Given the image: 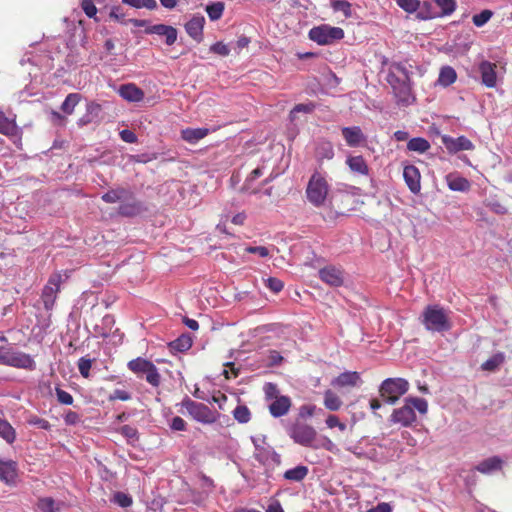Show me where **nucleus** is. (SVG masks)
Masks as SVG:
<instances>
[{"mask_svg":"<svg viewBox=\"0 0 512 512\" xmlns=\"http://www.w3.org/2000/svg\"><path fill=\"white\" fill-rule=\"evenodd\" d=\"M146 34H156L165 37V43L168 46L173 45L177 40V29L165 24H156L148 26L145 29Z\"/></svg>","mask_w":512,"mask_h":512,"instance_id":"nucleus-16","label":"nucleus"},{"mask_svg":"<svg viewBox=\"0 0 512 512\" xmlns=\"http://www.w3.org/2000/svg\"><path fill=\"white\" fill-rule=\"evenodd\" d=\"M493 14L492 10L484 9L479 14L473 15L472 22L476 27H482L492 18Z\"/></svg>","mask_w":512,"mask_h":512,"instance_id":"nucleus-46","label":"nucleus"},{"mask_svg":"<svg viewBox=\"0 0 512 512\" xmlns=\"http://www.w3.org/2000/svg\"><path fill=\"white\" fill-rule=\"evenodd\" d=\"M204 24V16L195 15L185 24V30L191 38L197 42H201L203 39Z\"/></svg>","mask_w":512,"mask_h":512,"instance_id":"nucleus-19","label":"nucleus"},{"mask_svg":"<svg viewBox=\"0 0 512 512\" xmlns=\"http://www.w3.org/2000/svg\"><path fill=\"white\" fill-rule=\"evenodd\" d=\"M61 503L56 502L51 497L39 498L36 503L37 512H60Z\"/></svg>","mask_w":512,"mask_h":512,"instance_id":"nucleus-33","label":"nucleus"},{"mask_svg":"<svg viewBox=\"0 0 512 512\" xmlns=\"http://www.w3.org/2000/svg\"><path fill=\"white\" fill-rule=\"evenodd\" d=\"M62 282L63 278L61 273L56 272L49 277L47 284L44 286L41 294V300L47 311L53 309L57 295L60 292Z\"/></svg>","mask_w":512,"mask_h":512,"instance_id":"nucleus-10","label":"nucleus"},{"mask_svg":"<svg viewBox=\"0 0 512 512\" xmlns=\"http://www.w3.org/2000/svg\"><path fill=\"white\" fill-rule=\"evenodd\" d=\"M119 95L130 102H140L144 98V92L135 84L129 83L121 85L119 88Z\"/></svg>","mask_w":512,"mask_h":512,"instance_id":"nucleus-23","label":"nucleus"},{"mask_svg":"<svg viewBox=\"0 0 512 512\" xmlns=\"http://www.w3.org/2000/svg\"><path fill=\"white\" fill-rule=\"evenodd\" d=\"M326 425L328 428H335L338 427L339 430L344 431L346 429V425L342 422H340L339 418L336 415H329L326 418Z\"/></svg>","mask_w":512,"mask_h":512,"instance_id":"nucleus-63","label":"nucleus"},{"mask_svg":"<svg viewBox=\"0 0 512 512\" xmlns=\"http://www.w3.org/2000/svg\"><path fill=\"white\" fill-rule=\"evenodd\" d=\"M413 409H416L420 414H426L428 411V403L424 398L409 397L406 398Z\"/></svg>","mask_w":512,"mask_h":512,"instance_id":"nucleus-48","label":"nucleus"},{"mask_svg":"<svg viewBox=\"0 0 512 512\" xmlns=\"http://www.w3.org/2000/svg\"><path fill=\"white\" fill-rule=\"evenodd\" d=\"M315 446L312 449H325L329 452L335 453L337 451L336 445L334 442L327 436H319L317 434V440L314 443Z\"/></svg>","mask_w":512,"mask_h":512,"instance_id":"nucleus-42","label":"nucleus"},{"mask_svg":"<svg viewBox=\"0 0 512 512\" xmlns=\"http://www.w3.org/2000/svg\"><path fill=\"white\" fill-rule=\"evenodd\" d=\"M209 133L207 128H186L181 131V138L190 144H196Z\"/></svg>","mask_w":512,"mask_h":512,"instance_id":"nucleus-29","label":"nucleus"},{"mask_svg":"<svg viewBox=\"0 0 512 512\" xmlns=\"http://www.w3.org/2000/svg\"><path fill=\"white\" fill-rule=\"evenodd\" d=\"M316 108V105L313 102L309 103H300L294 106V108L290 111V119L293 121L296 119L297 113H312Z\"/></svg>","mask_w":512,"mask_h":512,"instance_id":"nucleus-45","label":"nucleus"},{"mask_svg":"<svg viewBox=\"0 0 512 512\" xmlns=\"http://www.w3.org/2000/svg\"><path fill=\"white\" fill-rule=\"evenodd\" d=\"M497 65L487 60L479 63L478 70L481 75V83L487 88H494L497 85Z\"/></svg>","mask_w":512,"mask_h":512,"instance_id":"nucleus-13","label":"nucleus"},{"mask_svg":"<svg viewBox=\"0 0 512 512\" xmlns=\"http://www.w3.org/2000/svg\"><path fill=\"white\" fill-rule=\"evenodd\" d=\"M181 405L193 420L202 424H214L220 417L217 410L211 409L204 403L193 401L189 397H186Z\"/></svg>","mask_w":512,"mask_h":512,"instance_id":"nucleus-3","label":"nucleus"},{"mask_svg":"<svg viewBox=\"0 0 512 512\" xmlns=\"http://www.w3.org/2000/svg\"><path fill=\"white\" fill-rule=\"evenodd\" d=\"M505 360L503 353H496L491 358L482 363L481 368L485 371H495Z\"/></svg>","mask_w":512,"mask_h":512,"instance_id":"nucleus-40","label":"nucleus"},{"mask_svg":"<svg viewBox=\"0 0 512 512\" xmlns=\"http://www.w3.org/2000/svg\"><path fill=\"white\" fill-rule=\"evenodd\" d=\"M131 398V394L128 391L116 389L109 395L108 400L110 402L115 400L129 401Z\"/></svg>","mask_w":512,"mask_h":512,"instance_id":"nucleus-58","label":"nucleus"},{"mask_svg":"<svg viewBox=\"0 0 512 512\" xmlns=\"http://www.w3.org/2000/svg\"><path fill=\"white\" fill-rule=\"evenodd\" d=\"M343 402L332 390L324 392V406L330 411H338Z\"/></svg>","mask_w":512,"mask_h":512,"instance_id":"nucleus-35","label":"nucleus"},{"mask_svg":"<svg viewBox=\"0 0 512 512\" xmlns=\"http://www.w3.org/2000/svg\"><path fill=\"white\" fill-rule=\"evenodd\" d=\"M130 197V190L118 187L116 189L109 190L108 192L104 193L101 197V199L105 203H116L120 202L124 199H128Z\"/></svg>","mask_w":512,"mask_h":512,"instance_id":"nucleus-31","label":"nucleus"},{"mask_svg":"<svg viewBox=\"0 0 512 512\" xmlns=\"http://www.w3.org/2000/svg\"><path fill=\"white\" fill-rule=\"evenodd\" d=\"M422 323L430 331L442 332L450 329L448 316L438 305H429L424 309Z\"/></svg>","mask_w":512,"mask_h":512,"instance_id":"nucleus-6","label":"nucleus"},{"mask_svg":"<svg viewBox=\"0 0 512 512\" xmlns=\"http://www.w3.org/2000/svg\"><path fill=\"white\" fill-rule=\"evenodd\" d=\"M55 392H56L57 401L60 404H63V405H72L73 404L74 399L70 393L61 389L60 387H56Z\"/></svg>","mask_w":512,"mask_h":512,"instance_id":"nucleus-52","label":"nucleus"},{"mask_svg":"<svg viewBox=\"0 0 512 512\" xmlns=\"http://www.w3.org/2000/svg\"><path fill=\"white\" fill-rule=\"evenodd\" d=\"M81 8L89 18H93L97 14V8L92 0H82Z\"/></svg>","mask_w":512,"mask_h":512,"instance_id":"nucleus-57","label":"nucleus"},{"mask_svg":"<svg viewBox=\"0 0 512 512\" xmlns=\"http://www.w3.org/2000/svg\"><path fill=\"white\" fill-rule=\"evenodd\" d=\"M309 38L319 45H329L336 40L344 38V31L339 27L320 25L309 31Z\"/></svg>","mask_w":512,"mask_h":512,"instance_id":"nucleus-9","label":"nucleus"},{"mask_svg":"<svg viewBox=\"0 0 512 512\" xmlns=\"http://www.w3.org/2000/svg\"><path fill=\"white\" fill-rule=\"evenodd\" d=\"M346 164L349 169L356 174L367 176L369 174V166L363 156H348Z\"/></svg>","mask_w":512,"mask_h":512,"instance_id":"nucleus-24","label":"nucleus"},{"mask_svg":"<svg viewBox=\"0 0 512 512\" xmlns=\"http://www.w3.org/2000/svg\"><path fill=\"white\" fill-rule=\"evenodd\" d=\"M446 181L449 189L452 191L466 192L471 187L468 179L457 174H448Z\"/></svg>","mask_w":512,"mask_h":512,"instance_id":"nucleus-27","label":"nucleus"},{"mask_svg":"<svg viewBox=\"0 0 512 512\" xmlns=\"http://www.w3.org/2000/svg\"><path fill=\"white\" fill-rule=\"evenodd\" d=\"M387 82L392 88L397 103L407 106L415 101L412 93L411 71L406 64L394 62L390 65Z\"/></svg>","mask_w":512,"mask_h":512,"instance_id":"nucleus-1","label":"nucleus"},{"mask_svg":"<svg viewBox=\"0 0 512 512\" xmlns=\"http://www.w3.org/2000/svg\"><path fill=\"white\" fill-rule=\"evenodd\" d=\"M81 95L79 93H70L66 96L64 102L61 105V110L68 115L74 112V108L80 102Z\"/></svg>","mask_w":512,"mask_h":512,"instance_id":"nucleus-37","label":"nucleus"},{"mask_svg":"<svg viewBox=\"0 0 512 512\" xmlns=\"http://www.w3.org/2000/svg\"><path fill=\"white\" fill-rule=\"evenodd\" d=\"M434 3L440 8V13L428 12L426 15H422V13H420L418 17L421 19H432L436 17L450 16L457 7L456 0H434Z\"/></svg>","mask_w":512,"mask_h":512,"instance_id":"nucleus-20","label":"nucleus"},{"mask_svg":"<svg viewBox=\"0 0 512 512\" xmlns=\"http://www.w3.org/2000/svg\"><path fill=\"white\" fill-rule=\"evenodd\" d=\"M265 397L267 400H275L276 398L280 397L279 395V389L275 383H266L263 387Z\"/></svg>","mask_w":512,"mask_h":512,"instance_id":"nucleus-55","label":"nucleus"},{"mask_svg":"<svg viewBox=\"0 0 512 512\" xmlns=\"http://www.w3.org/2000/svg\"><path fill=\"white\" fill-rule=\"evenodd\" d=\"M15 131V122L10 120L2 111H0V133L4 135H13Z\"/></svg>","mask_w":512,"mask_h":512,"instance_id":"nucleus-41","label":"nucleus"},{"mask_svg":"<svg viewBox=\"0 0 512 512\" xmlns=\"http://www.w3.org/2000/svg\"><path fill=\"white\" fill-rule=\"evenodd\" d=\"M245 251L251 254H257L262 258H266L270 255L268 248L264 246H248Z\"/></svg>","mask_w":512,"mask_h":512,"instance_id":"nucleus-62","label":"nucleus"},{"mask_svg":"<svg viewBox=\"0 0 512 512\" xmlns=\"http://www.w3.org/2000/svg\"><path fill=\"white\" fill-rule=\"evenodd\" d=\"M120 433L129 441L134 442L138 440V431L135 427L130 425H123L120 428Z\"/></svg>","mask_w":512,"mask_h":512,"instance_id":"nucleus-54","label":"nucleus"},{"mask_svg":"<svg viewBox=\"0 0 512 512\" xmlns=\"http://www.w3.org/2000/svg\"><path fill=\"white\" fill-rule=\"evenodd\" d=\"M93 361L94 360L87 357H81L78 360L77 366L82 377L88 378L90 376V369L92 367Z\"/></svg>","mask_w":512,"mask_h":512,"instance_id":"nucleus-49","label":"nucleus"},{"mask_svg":"<svg viewBox=\"0 0 512 512\" xmlns=\"http://www.w3.org/2000/svg\"><path fill=\"white\" fill-rule=\"evenodd\" d=\"M0 364L29 371L36 368V363L29 354L11 347H0Z\"/></svg>","mask_w":512,"mask_h":512,"instance_id":"nucleus-5","label":"nucleus"},{"mask_svg":"<svg viewBox=\"0 0 512 512\" xmlns=\"http://www.w3.org/2000/svg\"><path fill=\"white\" fill-rule=\"evenodd\" d=\"M170 428L174 431H185L187 429V423L180 416H175L170 422Z\"/></svg>","mask_w":512,"mask_h":512,"instance_id":"nucleus-61","label":"nucleus"},{"mask_svg":"<svg viewBox=\"0 0 512 512\" xmlns=\"http://www.w3.org/2000/svg\"><path fill=\"white\" fill-rule=\"evenodd\" d=\"M502 460L498 456H493L481 461L475 469L482 474H489L502 468Z\"/></svg>","mask_w":512,"mask_h":512,"instance_id":"nucleus-30","label":"nucleus"},{"mask_svg":"<svg viewBox=\"0 0 512 512\" xmlns=\"http://www.w3.org/2000/svg\"><path fill=\"white\" fill-rule=\"evenodd\" d=\"M127 368L138 378L145 376L146 381L153 387H159L161 384V375L158 368L148 359L137 357L127 363Z\"/></svg>","mask_w":512,"mask_h":512,"instance_id":"nucleus-4","label":"nucleus"},{"mask_svg":"<svg viewBox=\"0 0 512 512\" xmlns=\"http://www.w3.org/2000/svg\"><path fill=\"white\" fill-rule=\"evenodd\" d=\"M291 405V399L281 395L269 404V412L275 418L282 417L289 412Z\"/></svg>","mask_w":512,"mask_h":512,"instance_id":"nucleus-21","label":"nucleus"},{"mask_svg":"<svg viewBox=\"0 0 512 512\" xmlns=\"http://www.w3.org/2000/svg\"><path fill=\"white\" fill-rule=\"evenodd\" d=\"M442 142L449 153L474 149V144L465 136H459L457 138L443 136Z\"/></svg>","mask_w":512,"mask_h":512,"instance_id":"nucleus-15","label":"nucleus"},{"mask_svg":"<svg viewBox=\"0 0 512 512\" xmlns=\"http://www.w3.org/2000/svg\"><path fill=\"white\" fill-rule=\"evenodd\" d=\"M173 349L183 352L191 348L192 339L187 335H182L171 343Z\"/></svg>","mask_w":512,"mask_h":512,"instance_id":"nucleus-47","label":"nucleus"},{"mask_svg":"<svg viewBox=\"0 0 512 512\" xmlns=\"http://www.w3.org/2000/svg\"><path fill=\"white\" fill-rule=\"evenodd\" d=\"M122 2L137 9L146 8L154 10L157 8L156 0H122Z\"/></svg>","mask_w":512,"mask_h":512,"instance_id":"nucleus-44","label":"nucleus"},{"mask_svg":"<svg viewBox=\"0 0 512 512\" xmlns=\"http://www.w3.org/2000/svg\"><path fill=\"white\" fill-rule=\"evenodd\" d=\"M403 177L410 191L414 194H418L421 190V176L418 168L414 165L405 166Z\"/></svg>","mask_w":512,"mask_h":512,"instance_id":"nucleus-18","label":"nucleus"},{"mask_svg":"<svg viewBox=\"0 0 512 512\" xmlns=\"http://www.w3.org/2000/svg\"><path fill=\"white\" fill-rule=\"evenodd\" d=\"M225 5L223 2H213L206 6V12L211 21L219 20L224 12Z\"/></svg>","mask_w":512,"mask_h":512,"instance_id":"nucleus-39","label":"nucleus"},{"mask_svg":"<svg viewBox=\"0 0 512 512\" xmlns=\"http://www.w3.org/2000/svg\"><path fill=\"white\" fill-rule=\"evenodd\" d=\"M210 51L221 55V56H228L230 53L229 47L224 44L223 42H216L210 47Z\"/></svg>","mask_w":512,"mask_h":512,"instance_id":"nucleus-59","label":"nucleus"},{"mask_svg":"<svg viewBox=\"0 0 512 512\" xmlns=\"http://www.w3.org/2000/svg\"><path fill=\"white\" fill-rule=\"evenodd\" d=\"M102 107L96 102H89L86 106V114L79 119V125L84 126L96 122L100 118Z\"/></svg>","mask_w":512,"mask_h":512,"instance_id":"nucleus-28","label":"nucleus"},{"mask_svg":"<svg viewBox=\"0 0 512 512\" xmlns=\"http://www.w3.org/2000/svg\"><path fill=\"white\" fill-rule=\"evenodd\" d=\"M391 421L399 423L404 427H409L416 421L415 411L412 406L407 403V399H405V404L402 407L393 411Z\"/></svg>","mask_w":512,"mask_h":512,"instance_id":"nucleus-14","label":"nucleus"},{"mask_svg":"<svg viewBox=\"0 0 512 512\" xmlns=\"http://www.w3.org/2000/svg\"><path fill=\"white\" fill-rule=\"evenodd\" d=\"M457 79V73L451 66H443L440 69L437 84L442 87H448L452 85Z\"/></svg>","mask_w":512,"mask_h":512,"instance_id":"nucleus-32","label":"nucleus"},{"mask_svg":"<svg viewBox=\"0 0 512 512\" xmlns=\"http://www.w3.org/2000/svg\"><path fill=\"white\" fill-rule=\"evenodd\" d=\"M114 501L121 507H128L132 504V498L122 492H117L114 495Z\"/></svg>","mask_w":512,"mask_h":512,"instance_id":"nucleus-60","label":"nucleus"},{"mask_svg":"<svg viewBox=\"0 0 512 512\" xmlns=\"http://www.w3.org/2000/svg\"><path fill=\"white\" fill-rule=\"evenodd\" d=\"M341 134L349 147L365 146L367 143V136L359 126L342 127Z\"/></svg>","mask_w":512,"mask_h":512,"instance_id":"nucleus-11","label":"nucleus"},{"mask_svg":"<svg viewBox=\"0 0 512 512\" xmlns=\"http://www.w3.org/2000/svg\"><path fill=\"white\" fill-rule=\"evenodd\" d=\"M17 478V463L9 460H0V480L6 484L12 485L16 483Z\"/></svg>","mask_w":512,"mask_h":512,"instance_id":"nucleus-22","label":"nucleus"},{"mask_svg":"<svg viewBox=\"0 0 512 512\" xmlns=\"http://www.w3.org/2000/svg\"><path fill=\"white\" fill-rule=\"evenodd\" d=\"M289 437L297 444L311 448L317 440V431L316 429L304 422H295L293 423L287 430Z\"/></svg>","mask_w":512,"mask_h":512,"instance_id":"nucleus-7","label":"nucleus"},{"mask_svg":"<svg viewBox=\"0 0 512 512\" xmlns=\"http://www.w3.org/2000/svg\"><path fill=\"white\" fill-rule=\"evenodd\" d=\"M409 388V383L403 378H388L382 382L379 388L381 398L387 403L394 404L404 395Z\"/></svg>","mask_w":512,"mask_h":512,"instance_id":"nucleus-8","label":"nucleus"},{"mask_svg":"<svg viewBox=\"0 0 512 512\" xmlns=\"http://www.w3.org/2000/svg\"><path fill=\"white\" fill-rule=\"evenodd\" d=\"M430 143L428 140L422 137H415L408 141L407 149L418 153H425L430 149Z\"/></svg>","mask_w":512,"mask_h":512,"instance_id":"nucleus-36","label":"nucleus"},{"mask_svg":"<svg viewBox=\"0 0 512 512\" xmlns=\"http://www.w3.org/2000/svg\"><path fill=\"white\" fill-rule=\"evenodd\" d=\"M265 284L266 287H268L274 293H279L284 287V283L275 277H269L266 279Z\"/></svg>","mask_w":512,"mask_h":512,"instance_id":"nucleus-56","label":"nucleus"},{"mask_svg":"<svg viewBox=\"0 0 512 512\" xmlns=\"http://www.w3.org/2000/svg\"><path fill=\"white\" fill-rule=\"evenodd\" d=\"M315 157L319 162L331 160L334 157L333 144L328 140H320L316 144Z\"/></svg>","mask_w":512,"mask_h":512,"instance_id":"nucleus-26","label":"nucleus"},{"mask_svg":"<svg viewBox=\"0 0 512 512\" xmlns=\"http://www.w3.org/2000/svg\"><path fill=\"white\" fill-rule=\"evenodd\" d=\"M236 421L241 424L248 423L251 419V412L246 405H238L232 412Z\"/></svg>","mask_w":512,"mask_h":512,"instance_id":"nucleus-43","label":"nucleus"},{"mask_svg":"<svg viewBox=\"0 0 512 512\" xmlns=\"http://www.w3.org/2000/svg\"><path fill=\"white\" fill-rule=\"evenodd\" d=\"M140 211V205L135 199L132 191H130V197L120 201L118 207V213L123 216H134Z\"/></svg>","mask_w":512,"mask_h":512,"instance_id":"nucleus-25","label":"nucleus"},{"mask_svg":"<svg viewBox=\"0 0 512 512\" xmlns=\"http://www.w3.org/2000/svg\"><path fill=\"white\" fill-rule=\"evenodd\" d=\"M64 421L67 425H76L80 422V415L72 410H69L64 415Z\"/></svg>","mask_w":512,"mask_h":512,"instance_id":"nucleus-64","label":"nucleus"},{"mask_svg":"<svg viewBox=\"0 0 512 512\" xmlns=\"http://www.w3.org/2000/svg\"><path fill=\"white\" fill-rule=\"evenodd\" d=\"M308 472V467L304 465H298L285 471L284 478L290 481L300 482L308 475Z\"/></svg>","mask_w":512,"mask_h":512,"instance_id":"nucleus-34","label":"nucleus"},{"mask_svg":"<svg viewBox=\"0 0 512 512\" xmlns=\"http://www.w3.org/2000/svg\"><path fill=\"white\" fill-rule=\"evenodd\" d=\"M361 383L360 374L356 371H346L339 374L331 381L334 388L355 387Z\"/></svg>","mask_w":512,"mask_h":512,"instance_id":"nucleus-17","label":"nucleus"},{"mask_svg":"<svg viewBox=\"0 0 512 512\" xmlns=\"http://www.w3.org/2000/svg\"><path fill=\"white\" fill-rule=\"evenodd\" d=\"M0 437L9 444H12L16 439L15 429L8 421L2 419H0Z\"/></svg>","mask_w":512,"mask_h":512,"instance_id":"nucleus-38","label":"nucleus"},{"mask_svg":"<svg viewBox=\"0 0 512 512\" xmlns=\"http://www.w3.org/2000/svg\"><path fill=\"white\" fill-rule=\"evenodd\" d=\"M27 423L29 425L36 426L43 430H49L51 428V424L49 423V421L36 415L29 416V418L27 419Z\"/></svg>","mask_w":512,"mask_h":512,"instance_id":"nucleus-53","label":"nucleus"},{"mask_svg":"<svg viewBox=\"0 0 512 512\" xmlns=\"http://www.w3.org/2000/svg\"><path fill=\"white\" fill-rule=\"evenodd\" d=\"M332 8L335 11H341L345 17L351 16V4L346 0H335L332 2Z\"/></svg>","mask_w":512,"mask_h":512,"instance_id":"nucleus-51","label":"nucleus"},{"mask_svg":"<svg viewBox=\"0 0 512 512\" xmlns=\"http://www.w3.org/2000/svg\"><path fill=\"white\" fill-rule=\"evenodd\" d=\"M330 186L324 175L315 171L307 184L306 197L314 207H322L325 205Z\"/></svg>","mask_w":512,"mask_h":512,"instance_id":"nucleus-2","label":"nucleus"},{"mask_svg":"<svg viewBox=\"0 0 512 512\" xmlns=\"http://www.w3.org/2000/svg\"><path fill=\"white\" fill-rule=\"evenodd\" d=\"M318 275L324 283L333 287H339L344 283L343 271L333 265H328L320 269Z\"/></svg>","mask_w":512,"mask_h":512,"instance_id":"nucleus-12","label":"nucleus"},{"mask_svg":"<svg viewBox=\"0 0 512 512\" xmlns=\"http://www.w3.org/2000/svg\"><path fill=\"white\" fill-rule=\"evenodd\" d=\"M397 5L407 13H414L420 7L419 0H396Z\"/></svg>","mask_w":512,"mask_h":512,"instance_id":"nucleus-50","label":"nucleus"}]
</instances>
